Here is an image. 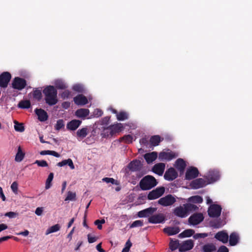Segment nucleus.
Masks as SVG:
<instances>
[{"label": "nucleus", "mask_w": 252, "mask_h": 252, "mask_svg": "<svg viewBox=\"0 0 252 252\" xmlns=\"http://www.w3.org/2000/svg\"><path fill=\"white\" fill-rule=\"evenodd\" d=\"M198 207L196 205L191 203H186L183 206H180L175 208L174 210V214L175 216L184 218L187 217L190 213L197 211Z\"/></svg>", "instance_id": "obj_1"}, {"label": "nucleus", "mask_w": 252, "mask_h": 252, "mask_svg": "<svg viewBox=\"0 0 252 252\" xmlns=\"http://www.w3.org/2000/svg\"><path fill=\"white\" fill-rule=\"evenodd\" d=\"M45 102L49 105H55L58 102L57 91L53 86H48L43 91Z\"/></svg>", "instance_id": "obj_2"}, {"label": "nucleus", "mask_w": 252, "mask_h": 252, "mask_svg": "<svg viewBox=\"0 0 252 252\" xmlns=\"http://www.w3.org/2000/svg\"><path fill=\"white\" fill-rule=\"evenodd\" d=\"M158 184L155 178L151 175H147L143 177L139 182V186L142 190H149Z\"/></svg>", "instance_id": "obj_3"}, {"label": "nucleus", "mask_w": 252, "mask_h": 252, "mask_svg": "<svg viewBox=\"0 0 252 252\" xmlns=\"http://www.w3.org/2000/svg\"><path fill=\"white\" fill-rule=\"evenodd\" d=\"M11 85L14 89L21 91L27 86V81L24 78L16 77L13 79Z\"/></svg>", "instance_id": "obj_4"}, {"label": "nucleus", "mask_w": 252, "mask_h": 252, "mask_svg": "<svg viewBox=\"0 0 252 252\" xmlns=\"http://www.w3.org/2000/svg\"><path fill=\"white\" fill-rule=\"evenodd\" d=\"M222 208L221 206L218 204H212L208 208V215L212 218H218L221 214Z\"/></svg>", "instance_id": "obj_5"}, {"label": "nucleus", "mask_w": 252, "mask_h": 252, "mask_svg": "<svg viewBox=\"0 0 252 252\" xmlns=\"http://www.w3.org/2000/svg\"><path fill=\"white\" fill-rule=\"evenodd\" d=\"M12 76L10 72L4 71L0 74V87L6 88L11 79Z\"/></svg>", "instance_id": "obj_6"}, {"label": "nucleus", "mask_w": 252, "mask_h": 252, "mask_svg": "<svg viewBox=\"0 0 252 252\" xmlns=\"http://www.w3.org/2000/svg\"><path fill=\"white\" fill-rule=\"evenodd\" d=\"M165 191V189L163 187H158L155 189L149 192L148 194L147 198L149 200H154L161 196Z\"/></svg>", "instance_id": "obj_7"}, {"label": "nucleus", "mask_w": 252, "mask_h": 252, "mask_svg": "<svg viewBox=\"0 0 252 252\" xmlns=\"http://www.w3.org/2000/svg\"><path fill=\"white\" fill-rule=\"evenodd\" d=\"M176 201V198L171 194H168L160 198L158 200V203L163 206H169L173 205Z\"/></svg>", "instance_id": "obj_8"}, {"label": "nucleus", "mask_w": 252, "mask_h": 252, "mask_svg": "<svg viewBox=\"0 0 252 252\" xmlns=\"http://www.w3.org/2000/svg\"><path fill=\"white\" fill-rule=\"evenodd\" d=\"M220 177V172L217 170H209L207 175L205 176L209 184H211L217 181L219 179Z\"/></svg>", "instance_id": "obj_9"}, {"label": "nucleus", "mask_w": 252, "mask_h": 252, "mask_svg": "<svg viewBox=\"0 0 252 252\" xmlns=\"http://www.w3.org/2000/svg\"><path fill=\"white\" fill-rule=\"evenodd\" d=\"M167 151L168 152L162 151L159 153L158 158L160 161H169L178 156L174 152L170 151L169 149Z\"/></svg>", "instance_id": "obj_10"}, {"label": "nucleus", "mask_w": 252, "mask_h": 252, "mask_svg": "<svg viewBox=\"0 0 252 252\" xmlns=\"http://www.w3.org/2000/svg\"><path fill=\"white\" fill-rule=\"evenodd\" d=\"M199 175V171L196 167L191 166L189 167L186 171L185 179L190 180L195 179L198 177Z\"/></svg>", "instance_id": "obj_11"}, {"label": "nucleus", "mask_w": 252, "mask_h": 252, "mask_svg": "<svg viewBox=\"0 0 252 252\" xmlns=\"http://www.w3.org/2000/svg\"><path fill=\"white\" fill-rule=\"evenodd\" d=\"M204 220V217L202 213H195L189 218V222L192 225H195L199 224Z\"/></svg>", "instance_id": "obj_12"}, {"label": "nucleus", "mask_w": 252, "mask_h": 252, "mask_svg": "<svg viewBox=\"0 0 252 252\" xmlns=\"http://www.w3.org/2000/svg\"><path fill=\"white\" fill-rule=\"evenodd\" d=\"M208 184L203 179L198 178L191 181L190 186L192 189H198L206 186Z\"/></svg>", "instance_id": "obj_13"}, {"label": "nucleus", "mask_w": 252, "mask_h": 252, "mask_svg": "<svg viewBox=\"0 0 252 252\" xmlns=\"http://www.w3.org/2000/svg\"><path fill=\"white\" fill-rule=\"evenodd\" d=\"M177 177L178 173L173 167H170L167 169L164 175V179L169 181L174 180Z\"/></svg>", "instance_id": "obj_14"}, {"label": "nucleus", "mask_w": 252, "mask_h": 252, "mask_svg": "<svg viewBox=\"0 0 252 252\" xmlns=\"http://www.w3.org/2000/svg\"><path fill=\"white\" fill-rule=\"evenodd\" d=\"M186 166L185 161L180 158L177 159L174 164L175 167L179 171L180 175L184 174Z\"/></svg>", "instance_id": "obj_15"}, {"label": "nucleus", "mask_w": 252, "mask_h": 252, "mask_svg": "<svg viewBox=\"0 0 252 252\" xmlns=\"http://www.w3.org/2000/svg\"><path fill=\"white\" fill-rule=\"evenodd\" d=\"M142 164L141 161L135 159L131 161L127 165V167L131 171H137L141 170Z\"/></svg>", "instance_id": "obj_16"}, {"label": "nucleus", "mask_w": 252, "mask_h": 252, "mask_svg": "<svg viewBox=\"0 0 252 252\" xmlns=\"http://www.w3.org/2000/svg\"><path fill=\"white\" fill-rule=\"evenodd\" d=\"M156 208L149 207L139 211L138 213V216L139 218L151 217L157 210Z\"/></svg>", "instance_id": "obj_17"}, {"label": "nucleus", "mask_w": 252, "mask_h": 252, "mask_svg": "<svg viewBox=\"0 0 252 252\" xmlns=\"http://www.w3.org/2000/svg\"><path fill=\"white\" fill-rule=\"evenodd\" d=\"M164 220L165 218L163 215L161 214L152 215L148 219V221L154 224L162 223Z\"/></svg>", "instance_id": "obj_18"}, {"label": "nucleus", "mask_w": 252, "mask_h": 252, "mask_svg": "<svg viewBox=\"0 0 252 252\" xmlns=\"http://www.w3.org/2000/svg\"><path fill=\"white\" fill-rule=\"evenodd\" d=\"M89 133V129L88 126L83 127L77 130L76 132L77 139L80 141L85 138Z\"/></svg>", "instance_id": "obj_19"}, {"label": "nucleus", "mask_w": 252, "mask_h": 252, "mask_svg": "<svg viewBox=\"0 0 252 252\" xmlns=\"http://www.w3.org/2000/svg\"><path fill=\"white\" fill-rule=\"evenodd\" d=\"M215 238L223 244H226L228 241V235L225 231L222 230L217 232L215 235Z\"/></svg>", "instance_id": "obj_20"}, {"label": "nucleus", "mask_w": 252, "mask_h": 252, "mask_svg": "<svg viewBox=\"0 0 252 252\" xmlns=\"http://www.w3.org/2000/svg\"><path fill=\"white\" fill-rule=\"evenodd\" d=\"M82 121L79 120H72L69 122L66 125V128L70 130H75L81 125Z\"/></svg>", "instance_id": "obj_21"}, {"label": "nucleus", "mask_w": 252, "mask_h": 252, "mask_svg": "<svg viewBox=\"0 0 252 252\" xmlns=\"http://www.w3.org/2000/svg\"><path fill=\"white\" fill-rule=\"evenodd\" d=\"M35 113L38 116V119L40 122H44L48 119V116L47 113L43 109H35Z\"/></svg>", "instance_id": "obj_22"}, {"label": "nucleus", "mask_w": 252, "mask_h": 252, "mask_svg": "<svg viewBox=\"0 0 252 252\" xmlns=\"http://www.w3.org/2000/svg\"><path fill=\"white\" fill-rule=\"evenodd\" d=\"M193 242L191 240H189L185 241L179 248L181 252H186L191 250L193 247Z\"/></svg>", "instance_id": "obj_23"}, {"label": "nucleus", "mask_w": 252, "mask_h": 252, "mask_svg": "<svg viewBox=\"0 0 252 252\" xmlns=\"http://www.w3.org/2000/svg\"><path fill=\"white\" fill-rule=\"evenodd\" d=\"M74 101L78 105H84L88 102L87 98L83 94H78L74 97Z\"/></svg>", "instance_id": "obj_24"}, {"label": "nucleus", "mask_w": 252, "mask_h": 252, "mask_svg": "<svg viewBox=\"0 0 252 252\" xmlns=\"http://www.w3.org/2000/svg\"><path fill=\"white\" fill-rule=\"evenodd\" d=\"M165 166V164L163 163H157L153 166L152 169L153 171L158 175L161 176L164 172Z\"/></svg>", "instance_id": "obj_25"}, {"label": "nucleus", "mask_w": 252, "mask_h": 252, "mask_svg": "<svg viewBox=\"0 0 252 252\" xmlns=\"http://www.w3.org/2000/svg\"><path fill=\"white\" fill-rule=\"evenodd\" d=\"M111 128V133L113 136L117 133L121 132L124 129V126L121 123H117L114 125H111L110 126Z\"/></svg>", "instance_id": "obj_26"}, {"label": "nucleus", "mask_w": 252, "mask_h": 252, "mask_svg": "<svg viewBox=\"0 0 252 252\" xmlns=\"http://www.w3.org/2000/svg\"><path fill=\"white\" fill-rule=\"evenodd\" d=\"M158 154L156 152L145 154L144 158L148 163H150L155 161L157 158Z\"/></svg>", "instance_id": "obj_27"}, {"label": "nucleus", "mask_w": 252, "mask_h": 252, "mask_svg": "<svg viewBox=\"0 0 252 252\" xmlns=\"http://www.w3.org/2000/svg\"><path fill=\"white\" fill-rule=\"evenodd\" d=\"M89 110L85 108H81L77 110L75 112V115L78 118H85L89 115Z\"/></svg>", "instance_id": "obj_28"}, {"label": "nucleus", "mask_w": 252, "mask_h": 252, "mask_svg": "<svg viewBox=\"0 0 252 252\" xmlns=\"http://www.w3.org/2000/svg\"><path fill=\"white\" fill-rule=\"evenodd\" d=\"M239 237L236 232H232L230 234L229 237V244L231 246H235L238 243Z\"/></svg>", "instance_id": "obj_29"}, {"label": "nucleus", "mask_w": 252, "mask_h": 252, "mask_svg": "<svg viewBox=\"0 0 252 252\" xmlns=\"http://www.w3.org/2000/svg\"><path fill=\"white\" fill-rule=\"evenodd\" d=\"M163 231L169 236H171L178 233L180 229L178 227H167L164 228Z\"/></svg>", "instance_id": "obj_30"}, {"label": "nucleus", "mask_w": 252, "mask_h": 252, "mask_svg": "<svg viewBox=\"0 0 252 252\" xmlns=\"http://www.w3.org/2000/svg\"><path fill=\"white\" fill-rule=\"evenodd\" d=\"M65 165H68L71 169H74L75 168L72 159L70 158L63 160L62 161L59 162L57 163V165L60 167H62Z\"/></svg>", "instance_id": "obj_31"}, {"label": "nucleus", "mask_w": 252, "mask_h": 252, "mask_svg": "<svg viewBox=\"0 0 252 252\" xmlns=\"http://www.w3.org/2000/svg\"><path fill=\"white\" fill-rule=\"evenodd\" d=\"M163 138H161L159 135H154L152 136L150 139V143L153 146H158L159 143L163 140Z\"/></svg>", "instance_id": "obj_32"}, {"label": "nucleus", "mask_w": 252, "mask_h": 252, "mask_svg": "<svg viewBox=\"0 0 252 252\" xmlns=\"http://www.w3.org/2000/svg\"><path fill=\"white\" fill-rule=\"evenodd\" d=\"M216 250V246L212 243L205 244L203 246V252H213Z\"/></svg>", "instance_id": "obj_33"}, {"label": "nucleus", "mask_w": 252, "mask_h": 252, "mask_svg": "<svg viewBox=\"0 0 252 252\" xmlns=\"http://www.w3.org/2000/svg\"><path fill=\"white\" fill-rule=\"evenodd\" d=\"M31 106V103L29 100H24L20 101L18 104V107L22 109H28Z\"/></svg>", "instance_id": "obj_34"}, {"label": "nucleus", "mask_w": 252, "mask_h": 252, "mask_svg": "<svg viewBox=\"0 0 252 252\" xmlns=\"http://www.w3.org/2000/svg\"><path fill=\"white\" fill-rule=\"evenodd\" d=\"M25 157V153L22 152L20 146L18 147L17 153L15 156V160L17 162L21 161Z\"/></svg>", "instance_id": "obj_35"}, {"label": "nucleus", "mask_w": 252, "mask_h": 252, "mask_svg": "<svg viewBox=\"0 0 252 252\" xmlns=\"http://www.w3.org/2000/svg\"><path fill=\"white\" fill-rule=\"evenodd\" d=\"M101 135L103 138H106L109 136H113L112 133L110 126L107 127H104L101 132Z\"/></svg>", "instance_id": "obj_36"}, {"label": "nucleus", "mask_w": 252, "mask_h": 252, "mask_svg": "<svg viewBox=\"0 0 252 252\" xmlns=\"http://www.w3.org/2000/svg\"><path fill=\"white\" fill-rule=\"evenodd\" d=\"M61 228L60 224H56L48 228L45 232V235H47L51 233L56 232L59 231Z\"/></svg>", "instance_id": "obj_37"}, {"label": "nucleus", "mask_w": 252, "mask_h": 252, "mask_svg": "<svg viewBox=\"0 0 252 252\" xmlns=\"http://www.w3.org/2000/svg\"><path fill=\"white\" fill-rule=\"evenodd\" d=\"M14 123V129L17 132H22L25 130V127L23 123H20L18 121L15 120Z\"/></svg>", "instance_id": "obj_38"}, {"label": "nucleus", "mask_w": 252, "mask_h": 252, "mask_svg": "<svg viewBox=\"0 0 252 252\" xmlns=\"http://www.w3.org/2000/svg\"><path fill=\"white\" fill-rule=\"evenodd\" d=\"M194 233V231L193 229H189L184 230L179 235L180 237H189L191 236Z\"/></svg>", "instance_id": "obj_39"}, {"label": "nucleus", "mask_w": 252, "mask_h": 252, "mask_svg": "<svg viewBox=\"0 0 252 252\" xmlns=\"http://www.w3.org/2000/svg\"><path fill=\"white\" fill-rule=\"evenodd\" d=\"M55 85L58 89H65L67 88V85L64 83L63 81L61 80H57L55 82Z\"/></svg>", "instance_id": "obj_40"}, {"label": "nucleus", "mask_w": 252, "mask_h": 252, "mask_svg": "<svg viewBox=\"0 0 252 252\" xmlns=\"http://www.w3.org/2000/svg\"><path fill=\"white\" fill-rule=\"evenodd\" d=\"M128 118V114L125 111H120L117 116V119L118 121H124Z\"/></svg>", "instance_id": "obj_41"}, {"label": "nucleus", "mask_w": 252, "mask_h": 252, "mask_svg": "<svg viewBox=\"0 0 252 252\" xmlns=\"http://www.w3.org/2000/svg\"><path fill=\"white\" fill-rule=\"evenodd\" d=\"M210 225L215 228L221 227L223 224L222 220L220 219L214 220L210 222Z\"/></svg>", "instance_id": "obj_42"}, {"label": "nucleus", "mask_w": 252, "mask_h": 252, "mask_svg": "<svg viewBox=\"0 0 252 252\" xmlns=\"http://www.w3.org/2000/svg\"><path fill=\"white\" fill-rule=\"evenodd\" d=\"M53 178H54V173L51 172L48 175V177L46 181L45 189H49L51 187V186H52L51 183H52V181H53Z\"/></svg>", "instance_id": "obj_43"}, {"label": "nucleus", "mask_w": 252, "mask_h": 252, "mask_svg": "<svg viewBox=\"0 0 252 252\" xmlns=\"http://www.w3.org/2000/svg\"><path fill=\"white\" fill-rule=\"evenodd\" d=\"M203 200L202 197L199 195L193 196L189 198V201L193 203H201Z\"/></svg>", "instance_id": "obj_44"}, {"label": "nucleus", "mask_w": 252, "mask_h": 252, "mask_svg": "<svg viewBox=\"0 0 252 252\" xmlns=\"http://www.w3.org/2000/svg\"><path fill=\"white\" fill-rule=\"evenodd\" d=\"M72 90L78 93H83L84 91L83 86L79 84L74 85L72 87Z\"/></svg>", "instance_id": "obj_45"}, {"label": "nucleus", "mask_w": 252, "mask_h": 252, "mask_svg": "<svg viewBox=\"0 0 252 252\" xmlns=\"http://www.w3.org/2000/svg\"><path fill=\"white\" fill-rule=\"evenodd\" d=\"M64 123L63 120L60 119L57 121L56 125L55 126V128L57 130H59L62 128H64Z\"/></svg>", "instance_id": "obj_46"}, {"label": "nucleus", "mask_w": 252, "mask_h": 252, "mask_svg": "<svg viewBox=\"0 0 252 252\" xmlns=\"http://www.w3.org/2000/svg\"><path fill=\"white\" fill-rule=\"evenodd\" d=\"M121 141H124L126 143L129 144L132 142L133 137L130 135H126L120 138Z\"/></svg>", "instance_id": "obj_47"}, {"label": "nucleus", "mask_w": 252, "mask_h": 252, "mask_svg": "<svg viewBox=\"0 0 252 252\" xmlns=\"http://www.w3.org/2000/svg\"><path fill=\"white\" fill-rule=\"evenodd\" d=\"M76 193L70 191L67 192V196L65 199V201L75 200Z\"/></svg>", "instance_id": "obj_48"}, {"label": "nucleus", "mask_w": 252, "mask_h": 252, "mask_svg": "<svg viewBox=\"0 0 252 252\" xmlns=\"http://www.w3.org/2000/svg\"><path fill=\"white\" fill-rule=\"evenodd\" d=\"M179 246V242L177 240H172L169 243V248L172 251H175Z\"/></svg>", "instance_id": "obj_49"}, {"label": "nucleus", "mask_w": 252, "mask_h": 252, "mask_svg": "<svg viewBox=\"0 0 252 252\" xmlns=\"http://www.w3.org/2000/svg\"><path fill=\"white\" fill-rule=\"evenodd\" d=\"M33 97L37 100H40L42 97L41 91L39 90H34L33 92Z\"/></svg>", "instance_id": "obj_50"}, {"label": "nucleus", "mask_w": 252, "mask_h": 252, "mask_svg": "<svg viewBox=\"0 0 252 252\" xmlns=\"http://www.w3.org/2000/svg\"><path fill=\"white\" fill-rule=\"evenodd\" d=\"M143 225V222L141 220H137L132 222V223L130 225V228H133L138 226H142Z\"/></svg>", "instance_id": "obj_51"}, {"label": "nucleus", "mask_w": 252, "mask_h": 252, "mask_svg": "<svg viewBox=\"0 0 252 252\" xmlns=\"http://www.w3.org/2000/svg\"><path fill=\"white\" fill-rule=\"evenodd\" d=\"M132 246V243L129 240H128L126 244L125 248L123 249L122 252H128L130 247Z\"/></svg>", "instance_id": "obj_52"}, {"label": "nucleus", "mask_w": 252, "mask_h": 252, "mask_svg": "<svg viewBox=\"0 0 252 252\" xmlns=\"http://www.w3.org/2000/svg\"><path fill=\"white\" fill-rule=\"evenodd\" d=\"M34 163L36 164L38 166L40 167H47L48 165L47 161L44 160H36L34 162Z\"/></svg>", "instance_id": "obj_53"}, {"label": "nucleus", "mask_w": 252, "mask_h": 252, "mask_svg": "<svg viewBox=\"0 0 252 252\" xmlns=\"http://www.w3.org/2000/svg\"><path fill=\"white\" fill-rule=\"evenodd\" d=\"M71 92L69 90H66L63 91L61 94V97L63 99H67L71 96Z\"/></svg>", "instance_id": "obj_54"}, {"label": "nucleus", "mask_w": 252, "mask_h": 252, "mask_svg": "<svg viewBox=\"0 0 252 252\" xmlns=\"http://www.w3.org/2000/svg\"><path fill=\"white\" fill-rule=\"evenodd\" d=\"M18 185L16 182H14L11 185V189L15 194H17L18 192Z\"/></svg>", "instance_id": "obj_55"}, {"label": "nucleus", "mask_w": 252, "mask_h": 252, "mask_svg": "<svg viewBox=\"0 0 252 252\" xmlns=\"http://www.w3.org/2000/svg\"><path fill=\"white\" fill-rule=\"evenodd\" d=\"M88 239L89 243H93L97 240V237L91 236L90 234H88Z\"/></svg>", "instance_id": "obj_56"}, {"label": "nucleus", "mask_w": 252, "mask_h": 252, "mask_svg": "<svg viewBox=\"0 0 252 252\" xmlns=\"http://www.w3.org/2000/svg\"><path fill=\"white\" fill-rule=\"evenodd\" d=\"M217 252H229L228 249L225 246H220Z\"/></svg>", "instance_id": "obj_57"}, {"label": "nucleus", "mask_w": 252, "mask_h": 252, "mask_svg": "<svg viewBox=\"0 0 252 252\" xmlns=\"http://www.w3.org/2000/svg\"><path fill=\"white\" fill-rule=\"evenodd\" d=\"M110 119V117L106 116L102 118L101 123L102 125H108Z\"/></svg>", "instance_id": "obj_58"}, {"label": "nucleus", "mask_w": 252, "mask_h": 252, "mask_svg": "<svg viewBox=\"0 0 252 252\" xmlns=\"http://www.w3.org/2000/svg\"><path fill=\"white\" fill-rule=\"evenodd\" d=\"M103 181L106 182L107 183H111L112 184H114L115 182V180L113 178L107 177L103 178Z\"/></svg>", "instance_id": "obj_59"}, {"label": "nucleus", "mask_w": 252, "mask_h": 252, "mask_svg": "<svg viewBox=\"0 0 252 252\" xmlns=\"http://www.w3.org/2000/svg\"><path fill=\"white\" fill-rule=\"evenodd\" d=\"M16 213L13 212H7L5 214V216L10 218H13L16 216Z\"/></svg>", "instance_id": "obj_60"}, {"label": "nucleus", "mask_w": 252, "mask_h": 252, "mask_svg": "<svg viewBox=\"0 0 252 252\" xmlns=\"http://www.w3.org/2000/svg\"><path fill=\"white\" fill-rule=\"evenodd\" d=\"M43 209L42 207H37L35 211V213L37 216H40L43 212Z\"/></svg>", "instance_id": "obj_61"}, {"label": "nucleus", "mask_w": 252, "mask_h": 252, "mask_svg": "<svg viewBox=\"0 0 252 252\" xmlns=\"http://www.w3.org/2000/svg\"><path fill=\"white\" fill-rule=\"evenodd\" d=\"M14 237L13 236H6L0 238V243L3 241L8 240L9 239L12 238Z\"/></svg>", "instance_id": "obj_62"}, {"label": "nucleus", "mask_w": 252, "mask_h": 252, "mask_svg": "<svg viewBox=\"0 0 252 252\" xmlns=\"http://www.w3.org/2000/svg\"><path fill=\"white\" fill-rule=\"evenodd\" d=\"M94 114L97 117H100L102 115L103 112L98 109H96L94 111Z\"/></svg>", "instance_id": "obj_63"}, {"label": "nucleus", "mask_w": 252, "mask_h": 252, "mask_svg": "<svg viewBox=\"0 0 252 252\" xmlns=\"http://www.w3.org/2000/svg\"><path fill=\"white\" fill-rule=\"evenodd\" d=\"M96 249L99 252H105V250L101 248V243L96 246Z\"/></svg>", "instance_id": "obj_64"}]
</instances>
